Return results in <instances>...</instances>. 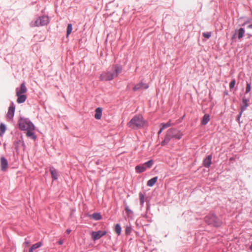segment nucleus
Masks as SVG:
<instances>
[{
    "mask_svg": "<svg viewBox=\"0 0 252 252\" xmlns=\"http://www.w3.org/2000/svg\"><path fill=\"white\" fill-rule=\"evenodd\" d=\"M122 71V67L120 65H115L113 66L110 71L103 72L100 76L102 81H107L113 80Z\"/></svg>",
    "mask_w": 252,
    "mask_h": 252,
    "instance_id": "f257e3e1",
    "label": "nucleus"
},
{
    "mask_svg": "<svg viewBox=\"0 0 252 252\" xmlns=\"http://www.w3.org/2000/svg\"><path fill=\"white\" fill-rule=\"evenodd\" d=\"M183 135V133L180 130L174 128H170L167 131L164 139L161 142V145L162 146L167 145L172 138L180 139Z\"/></svg>",
    "mask_w": 252,
    "mask_h": 252,
    "instance_id": "f03ea898",
    "label": "nucleus"
},
{
    "mask_svg": "<svg viewBox=\"0 0 252 252\" xmlns=\"http://www.w3.org/2000/svg\"><path fill=\"white\" fill-rule=\"evenodd\" d=\"M145 122L143 117L140 115L135 116L127 124L129 127L131 128H140L144 126Z\"/></svg>",
    "mask_w": 252,
    "mask_h": 252,
    "instance_id": "7ed1b4c3",
    "label": "nucleus"
},
{
    "mask_svg": "<svg viewBox=\"0 0 252 252\" xmlns=\"http://www.w3.org/2000/svg\"><path fill=\"white\" fill-rule=\"evenodd\" d=\"M205 221L209 225L215 227H219L221 224V221L215 215L209 214L205 218Z\"/></svg>",
    "mask_w": 252,
    "mask_h": 252,
    "instance_id": "20e7f679",
    "label": "nucleus"
},
{
    "mask_svg": "<svg viewBox=\"0 0 252 252\" xmlns=\"http://www.w3.org/2000/svg\"><path fill=\"white\" fill-rule=\"evenodd\" d=\"M18 124L19 128L22 130H33L34 128L33 125L26 119H20L19 120Z\"/></svg>",
    "mask_w": 252,
    "mask_h": 252,
    "instance_id": "39448f33",
    "label": "nucleus"
},
{
    "mask_svg": "<svg viewBox=\"0 0 252 252\" xmlns=\"http://www.w3.org/2000/svg\"><path fill=\"white\" fill-rule=\"evenodd\" d=\"M106 234L107 231L105 230H99L97 231H92L91 233V236L94 241H96L105 235Z\"/></svg>",
    "mask_w": 252,
    "mask_h": 252,
    "instance_id": "423d86ee",
    "label": "nucleus"
},
{
    "mask_svg": "<svg viewBox=\"0 0 252 252\" xmlns=\"http://www.w3.org/2000/svg\"><path fill=\"white\" fill-rule=\"evenodd\" d=\"M49 18L47 16H42L38 18L34 22V26H44L49 23Z\"/></svg>",
    "mask_w": 252,
    "mask_h": 252,
    "instance_id": "0eeeda50",
    "label": "nucleus"
},
{
    "mask_svg": "<svg viewBox=\"0 0 252 252\" xmlns=\"http://www.w3.org/2000/svg\"><path fill=\"white\" fill-rule=\"evenodd\" d=\"M27 92V89L25 83L21 84L20 88L16 89V95L25 94Z\"/></svg>",
    "mask_w": 252,
    "mask_h": 252,
    "instance_id": "6e6552de",
    "label": "nucleus"
},
{
    "mask_svg": "<svg viewBox=\"0 0 252 252\" xmlns=\"http://www.w3.org/2000/svg\"><path fill=\"white\" fill-rule=\"evenodd\" d=\"M0 166L1 170L2 171H5L8 168V162L4 157L0 158Z\"/></svg>",
    "mask_w": 252,
    "mask_h": 252,
    "instance_id": "1a4fd4ad",
    "label": "nucleus"
},
{
    "mask_svg": "<svg viewBox=\"0 0 252 252\" xmlns=\"http://www.w3.org/2000/svg\"><path fill=\"white\" fill-rule=\"evenodd\" d=\"M149 87L148 84L143 82H140L137 84L133 88L134 91H139L142 89H147Z\"/></svg>",
    "mask_w": 252,
    "mask_h": 252,
    "instance_id": "9d476101",
    "label": "nucleus"
},
{
    "mask_svg": "<svg viewBox=\"0 0 252 252\" xmlns=\"http://www.w3.org/2000/svg\"><path fill=\"white\" fill-rule=\"evenodd\" d=\"M15 112V107L14 106L13 104L9 107L8 111L7 114V117L9 119H11L14 115Z\"/></svg>",
    "mask_w": 252,
    "mask_h": 252,
    "instance_id": "9b49d317",
    "label": "nucleus"
},
{
    "mask_svg": "<svg viewBox=\"0 0 252 252\" xmlns=\"http://www.w3.org/2000/svg\"><path fill=\"white\" fill-rule=\"evenodd\" d=\"M212 156L209 155L203 160V165L206 167H209L211 164Z\"/></svg>",
    "mask_w": 252,
    "mask_h": 252,
    "instance_id": "f8f14e48",
    "label": "nucleus"
},
{
    "mask_svg": "<svg viewBox=\"0 0 252 252\" xmlns=\"http://www.w3.org/2000/svg\"><path fill=\"white\" fill-rule=\"evenodd\" d=\"M16 96H17V102L18 103L24 102L27 99V96L25 94L16 95Z\"/></svg>",
    "mask_w": 252,
    "mask_h": 252,
    "instance_id": "ddd939ff",
    "label": "nucleus"
},
{
    "mask_svg": "<svg viewBox=\"0 0 252 252\" xmlns=\"http://www.w3.org/2000/svg\"><path fill=\"white\" fill-rule=\"evenodd\" d=\"M94 118L97 120H100L102 116V109L98 107L95 109Z\"/></svg>",
    "mask_w": 252,
    "mask_h": 252,
    "instance_id": "4468645a",
    "label": "nucleus"
},
{
    "mask_svg": "<svg viewBox=\"0 0 252 252\" xmlns=\"http://www.w3.org/2000/svg\"><path fill=\"white\" fill-rule=\"evenodd\" d=\"M249 100L246 98H244L242 100V105L241 106V113L245 111L246 108L248 106Z\"/></svg>",
    "mask_w": 252,
    "mask_h": 252,
    "instance_id": "2eb2a0df",
    "label": "nucleus"
},
{
    "mask_svg": "<svg viewBox=\"0 0 252 252\" xmlns=\"http://www.w3.org/2000/svg\"><path fill=\"white\" fill-rule=\"evenodd\" d=\"M50 171L52 175V177L54 180H57L58 179V172L56 169L53 167H52L50 169Z\"/></svg>",
    "mask_w": 252,
    "mask_h": 252,
    "instance_id": "dca6fc26",
    "label": "nucleus"
},
{
    "mask_svg": "<svg viewBox=\"0 0 252 252\" xmlns=\"http://www.w3.org/2000/svg\"><path fill=\"white\" fill-rule=\"evenodd\" d=\"M146 169V167L145 166V165H139L135 167V170L137 173H141L145 171Z\"/></svg>",
    "mask_w": 252,
    "mask_h": 252,
    "instance_id": "f3484780",
    "label": "nucleus"
},
{
    "mask_svg": "<svg viewBox=\"0 0 252 252\" xmlns=\"http://www.w3.org/2000/svg\"><path fill=\"white\" fill-rule=\"evenodd\" d=\"M210 121V116L208 114H206L204 115L203 119L201 121V124L202 125H206Z\"/></svg>",
    "mask_w": 252,
    "mask_h": 252,
    "instance_id": "a211bd4d",
    "label": "nucleus"
},
{
    "mask_svg": "<svg viewBox=\"0 0 252 252\" xmlns=\"http://www.w3.org/2000/svg\"><path fill=\"white\" fill-rule=\"evenodd\" d=\"M41 245L42 243L40 242L32 245L31 248L29 249V252H33L35 250L39 248Z\"/></svg>",
    "mask_w": 252,
    "mask_h": 252,
    "instance_id": "6ab92c4d",
    "label": "nucleus"
},
{
    "mask_svg": "<svg viewBox=\"0 0 252 252\" xmlns=\"http://www.w3.org/2000/svg\"><path fill=\"white\" fill-rule=\"evenodd\" d=\"M33 130H28L26 132V135L27 137L35 140L36 139V136L34 133L32 132Z\"/></svg>",
    "mask_w": 252,
    "mask_h": 252,
    "instance_id": "aec40b11",
    "label": "nucleus"
},
{
    "mask_svg": "<svg viewBox=\"0 0 252 252\" xmlns=\"http://www.w3.org/2000/svg\"><path fill=\"white\" fill-rule=\"evenodd\" d=\"M158 180V177H154L149 180L147 182V186L149 187H153Z\"/></svg>",
    "mask_w": 252,
    "mask_h": 252,
    "instance_id": "412c9836",
    "label": "nucleus"
},
{
    "mask_svg": "<svg viewBox=\"0 0 252 252\" xmlns=\"http://www.w3.org/2000/svg\"><path fill=\"white\" fill-rule=\"evenodd\" d=\"M122 228L119 224H117L115 227V232L118 234V235H120L121 233Z\"/></svg>",
    "mask_w": 252,
    "mask_h": 252,
    "instance_id": "4be33fe9",
    "label": "nucleus"
},
{
    "mask_svg": "<svg viewBox=\"0 0 252 252\" xmlns=\"http://www.w3.org/2000/svg\"><path fill=\"white\" fill-rule=\"evenodd\" d=\"M172 123H171V121H168L167 123L166 124H164V123H161L160 124V126L161 127H162V129H165V128H166L169 126H170L171 125H172Z\"/></svg>",
    "mask_w": 252,
    "mask_h": 252,
    "instance_id": "5701e85b",
    "label": "nucleus"
},
{
    "mask_svg": "<svg viewBox=\"0 0 252 252\" xmlns=\"http://www.w3.org/2000/svg\"><path fill=\"white\" fill-rule=\"evenodd\" d=\"M245 33V30L243 28H241L238 30V37L239 39L242 38Z\"/></svg>",
    "mask_w": 252,
    "mask_h": 252,
    "instance_id": "b1692460",
    "label": "nucleus"
},
{
    "mask_svg": "<svg viewBox=\"0 0 252 252\" xmlns=\"http://www.w3.org/2000/svg\"><path fill=\"white\" fill-rule=\"evenodd\" d=\"M72 30V26L71 24H69L67 25V32H66V36H68L70 33L71 32Z\"/></svg>",
    "mask_w": 252,
    "mask_h": 252,
    "instance_id": "393cba45",
    "label": "nucleus"
},
{
    "mask_svg": "<svg viewBox=\"0 0 252 252\" xmlns=\"http://www.w3.org/2000/svg\"><path fill=\"white\" fill-rule=\"evenodd\" d=\"M92 218L95 220H99L101 219V217L99 213H94L92 215Z\"/></svg>",
    "mask_w": 252,
    "mask_h": 252,
    "instance_id": "a878e982",
    "label": "nucleus"
},
{
    "mask_svg": "<svg viewBox=\"0 0 252 252\" xmlns=\"http://www.w3.org/2000/svg\"><path fill=\"white\" fill-rule=\"evenodd\" d=\"M153 164V160H150L148 161L145 162L144 163V165H145V166L147 168H151V167Z\"/></svg>",
    "mask_w": 252,
    "mask_h": 252,
    "instance_id": "bb28decb",
    "label": "nucleus"
},
{
    "mask_svg": "<svg viewBox=\"0 0 252 252\" xmlns=\"http://www.w3.org/2000/svg\"><path fill=\"white\" fill-rule=\"evenodd\" d=\"M6 128L4 125L3 124H1L0 125V135L2 134L5 131Z\"/></svg>",
    "mask_w": 252,
    "mask_h": 252,
    "instance_id": "cd10ccee",
    "label": "nucleus"
},
{
    "mask_svg": "<svg viewBox=\"0 0 252 252\" xmlns=\"http://www.w3.org/2000/svg\"><path fill=\"white\" fill-rule=\"evenodd\" d=\"M203 36L206 38H209L211 35V32H203L202 33Z\"/></svg>",
    "mask_w": 252,
    "mask_h": 252,
    "instance_id": "c85d7f7f",
    "label": "nucleus"
},
{
    "mask_svg": "<svg viewBox=\"0 0 252 252\" xmlns=\"http://www.w3.org/2000/svg\"><path fill=\"white\" fill-rule=\"evenodd\" d=\"M139 198H140V203L141 204H142L144 201V195L141 192L139 193Z\"/></svg>",
    "mask_w": 252,
    "mask_h": 252,
    "instance_id": "c756f323",
    "label": "nucleus"
},
{
    "mask_svg": "<svg viewBox=\"0 0 252 252\" xmlns=\"http://www.w3.org/2000/svg\"><path fill=\"white\" fill-rule=\"evenodd\" d=\"M235 79H233L232 80L231 82L230 83V84H229V87L230 89H232L234 88L235 85Z\"/></svg>",
    "mask_w": 252,
    "mask_h": 252,
    "instance_id": "7c9ffc66",
    "label": "nucleus"
},
{
    "mask_svg": "<svg viewBox=\"0 0 252 252\" xmlns=\"http://www.w3.org/2000/svg\"><path fill=\"white\" fill-rule=\"evenodd\" d=\"M131 228L129 226H127L126 228V234H129L131 232Z\"/></svg>",
    "mask_w": 252,
    "mask_h": 252,
    "instance_id": "2f4dec72",
    "label": "nucleus"
},
{
    "mask_svg": "<svg viewBox=\"0 0 252 252\" xmlns=\"http://www.w3.org/2000/svg\"><path fill=\"white\" fill-rule=\"evenodd\" d=\"M125 210L126 211L127 214L128 215L129 214H132V211L130 210L128 208V207L126 206V208H125Z\"/></svg>",
    "mask_w": 252,
    "mask_h": 252,
    "instance_id": "473e14b6",
    "label": "nucleus"
},
{
    "mask_svg": "<svg viewBox=\"0 0 252 252\" xmlns=\"http://www.w3.org/2000/svg\"><path fill=\"white\" fill-rule=\"evenodd\" d=\"M251 90V86L249 84H247L246 89V93H249Z\"/></svg>",
    "mask_w": 252,
    "mask_h": 252,
    "instance_id": "72a5a7b5",
    "label": "nucleus"
},
{
    "mask_svg": "<svg viewBox=\"0 0 252 252\" xmlns=\"http://www.w3.org/2000/svg\"><path fill=\"white\" fill-rule=\"evenodd\" d=\"M24 244L25 245V247H27V246H29L30 245V242H28V241H26L25 243H24Z\"/></svg>",
    "mask_w": 252,
    "mask_h": 252,
    "instance_id": "f704fd0d",
    "label": "nucleus"
},
{
    "mask_svg": "<svg viewBox=\"0 0 252 252\" xmlns=\"http://www.w3.org/2000/svg\"><path fill=\"white\" fill-rule=\"evenodd\" d=\"M58 244L60 245H62L63 244V241L61 240L58 242Z\"/></svg>",
    "mask_w": 252,
    "mask_h": 252,
    "instance_id": "c9c22d12",
    "label": "nucleus"
},
{
    "mask_svg": "<svg viewBox=\"0 0 252 252\" xmlns=\"http://www.w3.org/2000/svg\"><path fill=\"white\" fill-rule=\"evenodd\" d=\"M163 129H162V127H161V128H160V130H159L158 131V134H160V133H161V132H162V130H163Z\"/></svg>",
    "mask_w": 252,
    "mask_h": 252,
    "instance_id": "e433bc0d",
    "label": "nucleus"
},
{
    "mask_svg": "<svg viewBox=\"0 0 252 252\" xmlns=\"http://www.w3.org/2000/svg\"><path fill=\"white\" fill-rule=\"evenodd\" d=\"M70 232H71V230L70 229H67L66 230V233L67 234H69L70 233Z\"/></svg>",
    "mask_w": 252,
    "mask_h": 252,
    "instance_id": "4c0bfd02",
    "label": "nucleus"
},
{
    "mask_svg": "<svg viewBox=\"0 0 252 252\" xmlns=\"http://www.w3.org/2000/svg\"><path fill=\"white\" fill-rule=\"evenodd\" d=\"M250 23V21H246V22H245L244 23V24H243V26H244V25H246V24H248V23Z\"/></svg>",
    "mask_w": 252,
    "mask_h": 252,
    "instance_id": "58836bf2",
    "label": "nucleus"
},
{
    "mask_svg": "<svg viewBox=\"0 0 252 252\" xmlns=\"http://www.w3.org/2000/svg\"><path fill=\"white\" fill-rule=\"evenodd\" d=\"M242 113H241V112L239 114V115L238 116V118H237L238 120H239V119H240V117H241V116L242 115Z\"/></svg>",
    "mask_w": 252,
    "mask_h": 252,
    "instance_id": "ea45409f",
    "label": "nucleus"
},
{
    "mask_svg": "<svg viewBox=\"0 0 252 252\" xmlns=\"http://www.w3.org/2000/svg\"><path fill=\"white\" fill-rule=\"evenodd\" d=\"M248 28L252 29V24H251L248 26Z\"/></svg>",
    "mask_w": 252,
    "mask_h": 252,
    "instance_id": "a19ab883",
    "label": "nucleus"
},
{
    "mask_svg": "<svg viewBox=\"0 0 252 252\" xmlns=\"http://www.w3.org/2000/svg\"><path fill=\"white\" fill-rule=\"evenodd\" d=\"M250 249L251 251H252V244H251V245L250 246Z\"/></svg>",
    "mask_w": 252,
    "mask_h": 252,
    "instance_id": "79ce46f5",
    "label": "nucleus"
}]
</instances>
